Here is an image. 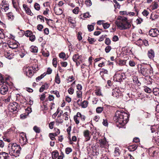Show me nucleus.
Returning a JSON list of instances; mask_svg holds the SVG:
<instances>
[{
  "label": "nucleus",
  "mask_w": 159,
  "mask_h": 159,
  "mask_svg": "<svg viewBox=\"0 0 159 159\" xmlns=\"http://www.w3.org/2000/svg\"><path fill=\"white\" fill-rule=\"evenodd\" d=\"M128 118V114L123 111H117L114 117V120L119 124H125L127 123V120Z\"/></svg>",
  "instance_id": "1"
},
{
  "label": "nucleus",
  "mask_w": 159,
  "mask_h": 159,
  "mask_svg": "<svg viewBox=\"0 0 159 159\" xmlns=\"http://www.w3.org/2000/svg\"><path fill=\"white\" fill-rule=\"evenodd\" d=\"M21 149L20 146L16 143H10L8 146L9 153L11 156L15 157L19 156Z\"/></svg>",
  "instance_id": "2"
},
{
  "label": "nucleus",
  "mask_w": 159,
  "mask_h": 159,
  "mask_svg": "<svg viewBox=\"0 0 159 159\" xmlns=\"http://www.w3.org/2000/svg\"><path fill=\"white\" fill-rule=\"evenodd\" d=\"M115 24L117 27L120 28V29L121 30L129 29L131 26L130 24L128 21L122 22V23H119V21H116Z\"/></svg>",
  "instance_id": "3"
},
{
  "label": "nucleus",
  "mask_w": 159,
  "mask_h": 159,
  "mask_svg": "<svg viewBox=\"0 0 159 159\" xmlns=\"http://www.w3.org/2000/svg\"><path fill=\"white\" fill-rule=\"evenodd\" d=\"M86 117L85 116L82 115L79 112H78L76 116H74V120L75 123L78 125L80 123V120L82 121H84Z\"/></svg>",
  "instance_id": "4"
},
{
  "label": "nucleus",
  "mask_w": 159,
  "mask_h": 159,
  "mask_svg": "<svg viewBox=\"0 0 159 159\" xmlns=\"http://www.w3.org/2000/svg\"><path fill=\"white\" fill-rule=\"evenodd\" d=\"M139 72L144 76H147L151 73V70L143 66H140Z\"/></svg>",
  "instance_id": "5"
},
{
  "label": "nucleus",
  "mask_w": 159,
  "mask_h": 159,
  "mask_svg": "<svg viewBox=\"0 0 159 159\" xmlns=\"http://www.w3.org/2000/svg\"><path fill=\"white\" fill-rule=\"evenodd\" d=\"M23 70L24 74L29 78H31L34 74V72L30 67H25L24 68Z\"/></svg>",
  "instance_id": "6"
},
{
  "label": "nucleus",
  "mask_w": 159,
  "mask_h": 159,
  "mask_svg": "<svg viewBox=\"0 0 159 159\" xmlns=\"http://www.w3.org/2000/svg\"><path fill=\"white\" fill-rule=\"evenodd\" d=\"M19 106L18 104L16 102L10 105L9 107V110L12 111L17 112L19 109Z\"/></svg>",
  "instance_id": "7"
},
{
  "label": "nucleus",
  "mask_w": 159,
  "mask_h": 159,
  "mask_svg": "<svg viewBox=\"0 0 159 159\" xmlns=\"http://www.w3.org/2000/svg\"><path fill=\"white\" fill-rule=\"evenodd\" d=\"M149 34L152 37H156L159 34V31L156 28L151 29L149 31Z\"/></svg>",
  "instance_id": "8"
},
{
  "label": "nucleus",
  "mask_w": 159,
  "mask_h": 159,
  "mask_svg": "<svg viewBox=\"0 0 159 159\" xmlns=\"http://www.w3.org/2000/svg\"><path fill=\"white\" fill-rule=\"evenodd\" d=\"M20 143L23 145L26 144L27 142V139L26 136V134L22 133L20 135Z\"/></svg>",
  "instance_id": "9"
},
{
  "label": "nucleus",
  "mask_w": 159,
  "mask_h": 159,
  "mask_svg": "<svg viewBox=\"0 0 159 159\" xmlns=\"http://www.w3.org/2000/svg\"><path fill=\"white\" fill-rule=\"evenodd\" d=\"M90 132L88 130H86L83 131V134L85 138V141L87 142L89 140L91 137V135L90 134Z\"/></svg>",
  "instance_id": "10"
},
{
  "label": "nucleus",
  "mask_w": 159,
  "mask_h": 159,
  "mask_svg": "<svg viewBox=\"0 0 159 159\" xmlns=\"http://www.w3.org/2000/svg\"><path fill=\"white\" fill-rule=\"evenodd\" d=\"M8 91V87L5 85H3L1 86L0 89L1 93L2 95L6 94Z\"/></svg>",
  "instance_id": "11"
},
{
  "label": "nucleus",
  "mask_w": 159,
  "mask_h": 159,
  "mask_svg": "<svg viewBox=\"0 0 159 159\" xmlns=\"http://www.w3.org/2000/svg\"><path fill=\"white\" fill-rule=\"evenodd\" d=\"M18 46V43L15 41L10 42L9 43V48L15 49L17 48Z\"/></svg>",
  "instance_id": "12"
},
{
  "label": "nucleus",
  "mask_w": 159,
  "mask_h": 159,
  "mask_svg": "<svg viewBox=\"0 0 159 159\" xmlns=\"http://www.w3.org/2000/svg\"><path fill=\"white\" fill-rule=\"evenodd\" d=\"M23 6L27 14L31 16H33V13L31 12L30 9L26 5L24 4L23 5Z\"/></svg>",
  "instance_id": "13"
},
{
  "label": "nucleus",
  "mask_w": 159,
  "mask_h": 159,
  "mask_svg": "<svg viewBox=\"0 0 159 159\" xmlns=\"http://www.w3.org/2000/svg\"><path fill=\"white\" fill-rule=\"evenodd\" d=\"M99 143L101 148H105L107 144V142L105 139H101L99 140Z\"/></svg>",
  "instance_id": "14"
},
{
  "label": "nucleus",
  "mask_w": 159,
  "mask_h": 159,
  "mask_svg": "<svg viewBox=\"0 0 159 159\" xmlns=\"http://www.w3.org/2000/svg\"><path fill=\"white\" fill-rule=\"evenodd\" d=\"M120 91L119 89H115L113 90L112 92V95L114 97H117L119 96L120 94Z\"/></svg>",
  "instance_id": "15"
},
{
  "label": "nucleus",
  "mask_w": 159,
  "mask_h": 159,
  "mask_svg": "<svg viewBox=\"0 0 159 159\" xmlns=\"http://www.w3.org/2000/svg\"><path fill=\"white\" fill-rule=\"evenodd\" d=\"M8 154L5 152H2L0 153V159H8Z\"/></svg>",
  "instance_id": "16"
},
{
  "label": "nucleus",
  "mask_w": 159,
  "mask_h": 159,
  "mask_svg": "<svg viewBox=\"0 0 159 159\" xmlns=\"http://www.w3.org/2000/svg\"><path fill=\"white\" fill-rule=\"evenodd\" d=\"M49 87V86L48 84L47 83H45L44 85H43L40 88L39 90V92H43L45 89H48Z\"/></svg>",
  "instance_id": "17"
},
{
  "label": "nucleus",
  "mask_w": 159,
  "mask_h": 159,
  "mask_svg": "<svg viewBox=\"0 0 159 159\" xmlns=\"http://www.w3.org/2000/svg\"><path fill=\"white\" fill-rule=\"evenodd\" d=\"M148 57L150 59H152L154 57V52L153 50L150 49L148 51Z\"/></svg>",
  "instance_id": "18"
},
{
  "label": "nucleus",
  "mask_w": 159,
  "mask_h": 159,
  "mask_svg": "<svg viewBox=\"0 0 159 159\" xmlns=\"http://www.w3.org/2000/svg\"><path fill=\"white\" fill-rule=\"evenodd\" d=\"M137 146L136 144H134L129 146L128 149L130 151H134L137 149Z\"/></svg>",
  "instance_id": "19"
},
{
  "label": "nucleus",
  "mask_w": 159,
  "mask_h": 159,
  "mask_svg": "<svg viewBox=\"0 0 159 159\" xmlns=\"http://www.w3.org/2000/svg\"><path fill=\"white\" fill-rule=\"evenodd\" d=\"M158 4L157 3V2H153L151 6V9L152 10L156 9L158 8Z\"/></svg>",
  "instance_id": "20"
},
{
  "label": "nucleus",
  "mask_w": 159,
  "mask_h": 159,
  "mask_svg": "<svg viewBox=\"0 0 159 159\" xmlns=\"http://www.w3.org/2000/svg\"><path fill=\"white\" fill-rule=\"evenodd\" d=\"M30 49L31 52L34 53L37 52L38 51V48L34 46H31L30 48Z\"/></svg>",
  "instance_id": "21"
},
{
  "label": "nucleus",
  "mask_w": 159,
  "mask_h": 159,
  "mask_svg": "<svg viewBox=\"0 0 159 159\" xmlns=\"http://www.w3.org/2000/svg\"><path fill=\"white\" fill-rule=\"evenodd\" d=\"M108 71L107 70L103 69H102V70L100 72V74L103 79H104V78L103 77L104 74H108Z\"/></svg>",
  "instance_id": "22"
},
{
  "label": "nucleus",
  "mask_w": 159,
  "mask_h": 159,
  "mask_svg": "<svg viewBox=\"0 0 159 159\" xmlns=\"http://www.w3.org/2000/svg\"><path fill=\"white\" fill-rule=\"evenodd\" d=\"M153 93L155 96H159V89L158 88L153 89Z\"/></svg>",
  "instance_id": "23"
},
{
  "label": "nucleus",
  "mask_w": 159,
  "mask_h": 159,
  "mask_svg": "<svg viewBox=\"0 0 159 159\" xmlns=\"http://www.w3.org/2000/svg\"><path fill=\"white\" fill-rule=\"evenodd\" d=\"M5 57L9 59H11L13 57V55L12 54H10L9 52H7L5 54Z\"/></svg>",
  "instance_id": "24"
},
{
  "label": "nucleus",
  "mask_w": 159,
  "mask_h": 159,
  "mask_svg": "<svg viewBox=\"0 0 159 159\" xmlns=\"http://www.w3.org/2000/svg\"><path fill=\"white\" fill-rule=\"evenodd\" d=\"M46 75V73H44L43 74L41 75L40 76H39L37 77L36 79V81L38 82L41 79L43 78Z\"/></svg>",
  "instance_id": "25"
},
{
  "label": "nucleus",
  "mask_w": 159,
  "mask_h": 159,
  "mask_svg": "<svg viewBox=\"0 0 159 159\" xmlns=\"http://www.w3.org/2000/svg\"><path fill=\"white\" fill-rule=\"evenodd\" d=\"M121 77V75L120 74H117L115 75L114 77L116 78L117 81L120 82L122 80Z\"/></svg>",
  "instance_id": "26"
},
{
  "label": "nucleus",
  "mask_w": 159,
  "mask_h": 159,
  "mask_svg": "<svg viewBox=\"0 0 159 159\" xmlns=\"http://www.w3.org/2000/svg\"><path fill=\"white\" fill-rule=\"evenodd\" d=\"M63 13L61 9L59 8L56 10L55 12V13L58 15H59Z\"/></svg>",
  "instance_id": "27"
},
{
  "label": "nucleus",
  "mask_w": 159,
  "mask_h": 159,
  "mask_svg": "<svg viewBox=\"0 0 159 159\" xmlns=\"http://www.w3.org/2000/svg\"><path fill=\"white\" fill-rule=\"evenodd\" d=\"M55 82H56L58 84H59L60 83V77L58 75V74H57L56 75L55 77Z\"/></svg>",
  "instance_id": "28"
},
{
  "label": "nucleus",
  "mask_w": 159,
  "mask_h": 159,
  "mask_svg": "<svg viewBox=\"0 0 159 159\" xmlns=\"http://www.w3.org/2000/svg\"><path fill=\"white\" fill-rule=\"evenodd\" d=\"M58 156V153L56 152H53L52 153V158L53 159H56Z\"/></svg>",
  "instance_id": "29"
},
{
  "label": "nucleus",
  "mask_w": 159,
  "mask_h": 159,
  "mask_svg": "<svg viewBox=\"0 0 159 159\" xmlns=\"http://www.w3.org/2000/svg\"><path fill=\"white\" fill-rule=\"evenodd\" d=\"M88 40L90 44H93V43L96 41V39H94L91 38L89 37H88Z\"/></svg>",
  "instance_id": "30"
},
{
  "label": "nucleus",
  "mask_w": 159,
  "mask_h": 159,
  "mask_svg": "<svg viewBox=\"0 0 159 159\" xmlns=\"http://www.w3.org/2000/svg\"><path fill=\"white\" fill-rule=\"evenodd\" d=\"M88 102L86 101H83L82 103L81 104L82 107L83 108H86L87 107L88 104Z\"/></svg>",
  "instance_id": "31"
},
{
  "label": "nucleus",
  "mask_w": 159,
  "mask_h": 159,
  "mask_svg": "<svg viewBox=\"0 0 159 159\" xmlns=\"http://www.w3.org/2000/svg\"><path fill=\"white\" fill-rule=\"evenodd\" d=\"M7 16L9 18V19H10L11 20H13L14 16L12 12H10L8 13L7 14Z\"/></svg>",
  "instance_id": "32"
},
{
  "label": "nucleus",
  "mask_w": 159,
  "mask_h": 159,
  "mask_svg": "<svg viewBox=\"0 0 159 159\" xmlns=\"http://www.w3.org/2000/svg\"><path fill=\"white\" fill-rule=\"evenodd\" d=\"M66 54L65 53L62 52L59 54V57L60 58H62L64 60H66V59L65 58Z\"/></svg>",
  "instance_id": "33"
},
{
  "label": "nucleus",
  "mask_w": 159,
  "mask_h": 159,
  "mask_svg": "<svg viewBox=\"0 0 159 159\" xmlns=\"http://www.w3.org/2000/svg\"><path fill=\"white\" fill-rule=\"evenodd\" d=\"M120 19V21L119 22V23H122V22L128 21L127 18L125 17H121Z\"/></svg>",
  "instance_id": "34"
},
{
  "label": "nucleus",
  "mask_w": 159,
  "mask_h": 159,
  "mask_svg": "<svg viewBox=\"0 0 159 159\" xmlns=\"http://www.w3.org/2000/svg\"><path fill=\"white\" fill-rule=\"evenodd\" d=\"M33 34L32 32L30 30H27L25 33V35L27 37H30Z\"/></svg>",
  "instance_id": "35"
},
{
  "label": "nucleus",
  "mask_w": 159,
  "mask_h": 159,
  "mask_svg": "<svg viewBox=\"0 0 159 159\" xmlns=\"http://www.w3.org/2000/svg\"><path fill=\"white\" fill-rule=\"evenodd\" d=\"M80 56L78 54H74L73 57L72 59L74 61H75L79 58Z\"/></svg>",
  "instance_id": "36"
},
{
  "label": "nucleus",
  "mask_w": 159,
  "mask_h": 159,
  "mask_svg": "<svg viewBox=\"0 0 159 159\" xmlns=\"http://www.w3.org/2000/svg\"><path fill=\"white\" fill-rule=\"evenodd\" d=\"M114 153L116 154L115 156H118L120 154V150L118 148H116L114 151Z\"/></svg>",
  "instance_id": "37"
},
{
  "label": "nucleus",
  "mask_w": 159,
  "mask_h": 159,
  "mask_svg": "<svg viewBox=\"0 0 159 159\" xmlns=\"http://www.w3.org/2000/svg\"><path fill=\"white\" fill-rule=\"evenodd\" d=\"M72 150L70 148L68 147L66 148L65 149V152L67 154H69L70 152H72Z\"/></svg>",
  "instance_id": "38"
},
{
  "label": "nucleus",
  "mask_w": 159,
  "mask_h": 159,
  "mask_svg": "<svg viewBox=\"0 0 159 159\" xmlns=\"http://www.w3.org/2000/svg\"><path fill=\"white\" fill-rule=\"evenodd\" d=\"M103 110V108L102 107H98L96 109V111L97 113H101Z\"/></svg>",
  "instance_id": "39"
},
{
  "label": "nucleus",
  "mask_w": 159,
  "mask_h": 159,
  "mask_svg": "<svg viewBox=\"0 0 159 159\" xmlns=\"http://www.w3.org/2000/svg\"><path fill=\"white\" fill-rule=\"evenodd\" d=\"M143 115L144 117L146 118H149L151 116L150 114L146 112H143Z\"/></svg>",
  "instance_id": "40"
},
{
  "label": "nucleus",
  "mask_w": 159,
  "mask_h": 159,
  "mask_svg": "<svg viewBox=\"0 0 159 159\" xmlns=\"http://www.w3.org/2000/svg\"><path fill=\"white\" fill-rule=\"evenodd\" d=\"M51 93L55 94L57 98H59L60 96L59 92L57 90L56 91H51L50 92Z\"/></svg>",
  "instance_id": "41"
},
{
  "label": "nucleus",
  "mask_w": 159,
  "mask_h": 159,
  "mask_svg": "<svg viewBox=\"0 0 159 159\" xmlns=\"http://www.w3.org/2000/svg\"><path fill=\"white\" fill-rule=\"evenodd\" d=\"M34 8L37 11H39L40 8L39 4L37 3H36L34 4Z\"/></svg>",
  "instance_id": "42"
},
{
  "label": "nucleus",
  "mask_w": 159,
  "mask_h": 159,
  "mask_svg": "<svg viewBox=\"0 0 159 159\" xmlns=\"http://www.w3.org/2000/svg\"><path fill=\"white\" fill-rule=\"evenodd\" d=\"M144 90L145 92L148 93H150L152 92V89L146 87L144 88Z\"/></svg>",
  "instance_id": "43"
},
{
  "label": "nucleus",
  "mask_w": 159,
  "mask_h": 159,
  "mask_svg": "<svg viewBox=\"0 0 159 159\" xmlns=\"http://www.w3.org/2000/svg\"><path fill=\"white\" fill-rule=\"evenodd\" d=\"M9 47V44L7 43H3L2 44V48L3 49L6 50L8 47Z\"/></svg>",
  "instance_id": "44"
},
{
  "label": "nucleus",
  "mask_w": 159,
  "mask_h": 159,
  "mask_svg": "<svg viewBox=\"0 0 159 159\" xmlns=\"http://www.w3.org/2000/svg\"><path fill=\"white\" fill-rule=\"evenodd\" d=\"M42 53L43 55L45 57H48L49 55V52L48 51H42Z\"/></svg>",
  "instance_id": "45"
},
{
  "label": "nucleus",
  "mask_w": 159,
  "mask_h": 159,
  "mask_svg": "<svg viewBox=\"0 0 159 159\" xmlns=\"http://www.w3.org/2000/svg\"><path fill=\"white\" fill-rule=\"evenodd\" d=\"M57 59L55 58H54L52 60V64L54 66L56 67L57 66Z\"/></svg>",
  "instance_id": "46"
},
{
  "label": "nucleus",
  "mask_w": 159,
  "mask_h": 159,
  "mask_svg": "<svg viewBox=\"0 0 159 159\" xmlns=\"http://www.w3.org/2000/svg\"><path fill=\"white\" fill-rule=\"evenodd\" d=\"M111 41L110 39L108 38H107L106 39L105 41V43L107 45H109L111 44Z\"/></svg>",
  "instance_id": "47"
},
{
  "label": "nucleus",
  "mask_w": 159,
  "mask_h": 159,
  "mask_svg": "<svg viewBox=\"0 0 159 159\" xmlns=\"http://www.w3.org/2000/svg\"><path fill=\"white\" fill-rule=\"evenodd\" d=\"M85 3L87 6H90L92 5V2L90 0H86Z\"/></svg>",
  "instance_id": "48"
},
{
  "label": "nucleus",
  "mask_w": 159,
  "mask_h": 159,
  "mask_svg": "<svg viewBox=\"0 0 159 159\" xmlns=\"http://www.w3.org/2000/svg\"><path fill=\"white\" fill-rule=\"evenodd\" d=\"M111 48L110 46H108L106 47L105 48V51L107 53L109 52Z\"/></svg>",
  "instance_id": "49"
},
{
  "label": "nucleus",
  "mask_w": 159,
  "mask_h": 159,
  "mask_svg": "<svg viewBox=\"0 0 159 159\" xmlns=\"http://www.w3.org/2000/svg\"><path fill=\"white\" fill-rule=\"evenodd\" d=\"M88 28L89 31H91L94 29V26L92 25H88Z\"/></svg>",
  "instance_id": "50"
},
{
  "label": "nucleus",
  "mask_w": 159,
  "mask_h": 159,
  "mask_svg": "<svg viewBox=\"0 0 159 159\" xmlns=\"http://www.w3.org/2000/svg\"><path fill=\"white\" fill-rule=\"evenodd\" d=\"M103 26L104 29H106L108 28L110 26V25L108 23H103L102 24Z\"/></svg>",
  "instance_id": "51"
},
{
  "label": "nucleus",
  "mask_w": 159,
  "mask_h": 159,
  "mask_svg": "<svg viewBox=\"0 0 159 159\" xmlns=\"http://www.w3.org/2000/svg\"><path fill=\"white\" fill-rule=\"evenodd\" d=\"M29 39L32 42L34 41L35 39V35L33 34H32L29 37Z\"/></svg>",
  "instance_id": "52"
},
{
  "label": "nucleus",
  "mask_w": 159,
  "mask_h": 159,
  "mask_svg": "<svg viewBox=\"0 0 159 159\" xmlns=\"http://www.w3.org/2000/svg\"><path fill=\"white\" fill-rule=\"evenodd\" d=\"M143 20L140 18H138L136 20V23L137 24H140L143 21Z\"/></svg>",
  "instance_id": "53"
},
{
  "label": "nucleus",
  "mask_w": 159,
  "mask_h": 159,
  "mask_svg": "<svg viewBox=\"0 0 159 159\" xmlns=\"http://www.w3.org/2000/svg\"><path fill=\"white\" fill-rule=\"evenodd\" d=\"M82 33L81 32H79L77 34V38L79 41L82 40V38L81 36Z\"/></svg>",
  "instance_id": "54"
},
{
  "label": "nucleus",
  "mask_w": 159,
  "mask_h": 159,
  "mask_svg": "<svg viewBox=\"0 0 159 159\" xmlns=\"http://www.w3.org/2000/svg\"><path fill=\"white\" fill-rule=\"evenodd\" d=\"M33 129L36 133H39L40 132V130L36 126L34 127Z\"/></svg>",
  "instance_id": "55"
},
{
  "label": "nucleus",
  "mask_w": 159,
  "mask_h": 159,
  "mask_svg": "<svg viewBox=\"0 0 159 159\" xmlns=\"http://www.w3.org/2000/svg\"><path fill=\"white\" fill-rule=\"evenodd\" d=\"M63 116L64 117V119L66 120H68V112H65L63 114Z\"/></svg>",
  "instance_id": "56"
},
{
  "label": "nucleus",
  "mask_w": 159,
  "mask_h": 159,
  "mask_svg": "<svg viewBox=\"0 0 159 159\" xmlns=\"http://www.w3.org/2000/svg\"><path fill=\"white\" fill-rule=\"evenodd\" d=\"M47 93L46 92H44L43 94L41 95L40 97V99L41 101H43L45 99L46 97L45 96V93Z\"/></svg>",
  "instance_id": "57"
},
{
  "label": "nucleus",
  "mask_w": 159,
  "mask_h": 159,
  "mask_svg": "<svg viewBox=\"0 0 159 159\" xmlns=\"http://www.w3.org/2000/svg\"><path fill=\"white\" fill-rule=\"evenodd\" d=\"M2 29H0V38L3 39L5 38L4 34L2 32Z\"/></svg>",
  "instance_id": "58"
},
{
  "label": "nucleus",
  "mask_w": 159,
  "mask_h": 159,
  "mask_svg": "<svg viewBox=\"0 0 159 159\" xmlns=\"http://www.w3.org/2000/svg\"><path fill=\"white\" fill-rule=\"evenodd\" d=\"M79 10V8L78 7H76L73 10V13L75 14H77Z\"/></svg>",
  "instance_id": "59"
},
{
  "label": "nucleus",
  "mask_w": 159,
  "mask_h": 159,
  "mask_svg": "<svg viewBox=\"0 0 159 159\" xmlns=\"http://www.w3.org/2000/svg\"><path fill=\"white\" fill-rule=\"evenodd\" d=\"M77 96L78 98H80L82 96V92L81 91L78 90L76 92Z\"/></svg>",
  "instance_id": "60"
},
{
  "label": "nucleus",
  "mask_w": 159,
  "mask_h": 159,
  "mask_svg": "<svg viewBox=\"0 0 159 159\" xmlns=\"http://www.w3.org/2000/svg\"><path fill=\"white\" fill-rule=\"evenodd\" d=\"M129 64L130 66L134 67L135 66V63L134 61L130 60L129 62Z\"/></svg>",
  "instance_id": "61"
},
{
  "label": "nucleus",
  "mask_w": 159,
  "mask_h": 159,
  "mask_svg": "<svg viewBox=\"0 0 159 159\" xmlns=\"http://www.w3.org/2000/svg\"><path fill=\"white\" fill-rule=\"evenodd\" d=\"M49 136L52 140H53L55 139L54 135L53 133H50L49 134Z\"/></svg>",
  "instance_id": "62"
},
{
  "label": "nucleus",
  "mask_w": 159,
  "mask_h": 159,
  "mask_svg": "<svg viewBox=\"0 0 159 159\" xmlns=\"http://www.w3.org/2000/svg\"><path fill=\"white\" fill-rule=\"evenodd\" d=\"M43 28V26L42 25L39 24L37 26V29L40 31H41Z\"/></svg>",
  "instance_id": "63"
},
{
  "label": "nucleus",
  "mask_w": 159,
  "mask_h": 159,
  "mask_svg": "<svg viewBox=\"0 0 159 159\" xmlns=\"http://www.w3.org/2000/svg\"><path fill=\"white\" fill-rule=\"evenodd\" d=\"M68 92L69 94H72L74 92V89L73 88H70L68 90Z\"/></svg>",
  "instance_id": "64"
}]
</instances>
